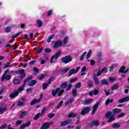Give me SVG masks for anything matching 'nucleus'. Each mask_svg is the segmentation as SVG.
<instances>
[{"label": "nucleus", "instance_id": "nucleus-1", "mask_svg": "<svg viewBox=\"0 0 129 129\" xmlns=\"http://www.w3.org/2000/svg\"><path fill=\"white\" fill-rule=\"evenodd\" d=\"M32 78L33 77H29V78H28L27 79L24 80V84H23L21 87L19 88L17 91H16L18 93V94H20V92H22V91L24 90V88L26 86V82H28V81H30V80H32Z\"/></svg>", "mask_w": 129, "mask_h": 129}, {"label": "nucleus", "instance_id": "nucleus-2", "mask_svg": "<svg viewBox=\"0 0 129 129\" xmlns=\"http://www.w3.org/2000/svg\"><path fill=\"white\" fill-rule=\"evenodd\" d=\"M58 92V96H61V95H62V94H63V93L64 92V90H61L60 91V88H57L55 90H53L52 91L53 96L55 97L56 94H57Z\"/></svg>", "mask_w": 129, "mask_h": 129}, {"label": "nucleus", "instance_id": "nucleus-3", "mask_svg": "<svg viewBox=\"0 0 129 129\" xmlns=\"http://www.w3.org/2000/svg\"><path fill=\"white\" fill-rule=\"evenodd\" d=\"M12 78V76L4 74L1 77L2 81H8Z\"/></svg>", "mask_w": 129, "mask_h": 129}, {"label": "nucleus", "instance_id": "nucleus-4", "mask_svg": "<svg viewBox=\"0 0 129 129\" xmlns=\"http://www.w3.org/2000/svg\"><path fill=\"white\" fill-rule=\"evenodd\" d=\"M89 111H90V107L87 106L82 109L81 114H82V115H85V114L88 113Z\"/></svg>", "mask_w": 129, "mask_h": 129}, {"label": "nucleus", "instance_id": "nucleus-5", "mask_svg": "<svg viewBox=\"0 0 129 129\" xmlns=\"http://www.w3.org/2000/svg\"><path fill=\"white\" fill-rule=\"evenodd\" d=\"M62 44H63V42H62V41L60 40L56 41L54 43V44L53 45L54 49H57V48H59V47H62Z\"/></svg>", "mask_w": 129, "mask_h": 129}, {"label": "nucleus", "instance_id": "nucleus-6", "mask_svg": "<svg viewBox=\"0 0 129 129\" xmlns=\"http://www.w3.org/2000/svg\"><path fill=\"white\" fill-rule=\"evenodd\" d=\"M62 61L63 63L65 64H67V63H69V62H71L72 61V58L70 56H66L62 58Z\"/></svg>", "mask_w": 129, "mask_h": 129}, {"label": "nucleus", "instance_id": "nucleus-7", "mask_svg": "<svg viewBox=\"0 0 129 129\" xmlns=\"http://www.w3.org/2000/svg\"><path fill=\"white\" fill-rule=\"evenodd\" d=\"M61 55V52H57L53 56H52L50 59V63H53V59H57L59 56Z\"/></svg>", "mask_w": 129, "mask_h": 129}, {"label": "nucleus", "instance_id": "nucleus-8", "mask_svg": "<svg viewBox=\"0 0 129 129\" xmlns=\"http://www.w3.org/2000/svg\"><path fill=\"white\" fill-rule=\"evenodd\" d=\"M17 73L21 75V78H24V77L26 76V74H25V70H19L17 72Z\"/></svg>", "mask_w": 129, "mask_h": 129}, {"label": "nucleus", "instance_id": "nucleus-9", "mask_svg": "<svg viewBox=\"0 0 129 129\" xmlns=\"http://www.w3.org/2000/svg\"><path fill=\"white\" fill-rule=\"evenodd\" d=\"M51 123L45 122L41 126V129H48L50 127Z\"/></svg>", "mask_w": 129, "mask_h": 129}, {"label": "nucleus", "instance_id": "nucleus-10", "mask_svg": "<svg viewBox=\"0 0 129 129\" xmlns=\"http://www.w3.org/2000/svg\"><path fill=\"white\" fill-rule=\"evenodd\" d=\"M114 116V114L112 112H108L105 115V116L106 118H109L110 117H113Z\"/></svg>", "mask_w": 129, "mask_h": 129}, {"label": "nucleus", "instance_id": "nucleus-11", "mask_svg": "<svg viewBox=\"0 0 129 129\" xmlns=\"http://www.w3.org/2000/svg\"><path fill=\"white\" fill-rule=\"evenodd\" d=\"M71 121H72V120H67L66 121H62L60 125L61 126H64V125H67V124H70V123H71Z\"/></svg>", "mask_w": 129, "mask_h": 129}, {"label": "nucleus", "instance_id": "nucleus-12", "mask_svg": "<svg viewBox=\"0 0 129 129\" xmlns=\"http://www.w3.org/2000/svg\"><path fill=\"white\" fill-rule=\"evenodd\" d=\"M18 95H19V93L16 91L15 92H13L10 94V98H15V97H17V96H18Z\"/></svg>", "mask_w": 129, "mask_h": 129}, {"label": "nucleus", "instance_id": "nucleus-13", "mask_svg": "<svg viewBox=\"0 0 129 129\" xmlns=\"http://www.w3.org/2000/svg\"><path fill=\"white\" fill-rule=\"evenodd\" d=\"M103 72H105V73L107 72V69L106 68H103L101 71H99L97 73V76H100L101 75L102 73H103Z\"/></svg>", "mask_w": 129, "mask_h": 129}, {"label": "nucleus", "instance_id": "nucleus-14", "mask_svg": "<svg viewBox=\"0 0 129 129\" xmlns=\"http://www.w3.org/2000/svg\"><path fill=\"white\" fill-rule=\"evenodd\" d=\"M29 114V112L27 111H23L19 115L20 118H23L24 116H27Z\"/></svg>", "mask_w": 129, "mask_h": 129}, {"label": "nucleus", "instance_id": "nucleus-15", "mask_svg": "<svg viewBox=\"0 0 129 129\" xmlns=\"http://www.w3.org/2000/svg\"><path fill=\"white\" fill-rule=\"evenodd\" d=\"M92 101H93V99L91 98L88 100H86L83 103L84 104L88 105V104H90V103H91Z\"/></svg>", "mask_w": 129, "mask_h": 129}, {"label": "nucleus", "instance_id": "nucleus-16", "mask_svg": "<svg viewBox=\"0 0 129 129\" xmlns=\"http://www.w3.org/2000/svg\"><path fill=\"white\" fill-rule=\"evenodd\" d=\"M93 79L96 85L99 84V81H98V78L96 77V75H93Z\"/></svg>", "mask_w": 129, "mask_h": 129}, {"label": "nucleus", "instance_id": "nucleus-17", "mask_svg": "<svg viewBox=\"0 0 129 129\" xmlns=\"http://www.w3.org/2000/svg\"><path fill=\"white\" fill-rule=\"evenodd\" d=\"M99 103H97V104H95L93 107V109L92 111V114H94L95 113V111H96V110L97 109V108L98 107Z\"/></svg>", "mask_w": 129, "mask_h": 129}, {"label": "nucleus", "instance_id": "nucleus-18", "mask_svg": "<svg viewBox=\"0 0 129 129\" xmlns=\"http://www.w3.org/2000/svg\"><path fill=\"white\" fill-rule=\"evenodd\" d=\"M36 22H37V24L39 28L42 27V26L43 25V22H42V20H41L40 19H37L36 20Z\"/></svg>", "mask_w": 129, "mask_h": 129}, {"label": "nucleus", "instance_id": "nucleus-19", "mask_svg": "<svg viewBox=\"0 0 129 129\" xmlns=\"http://www.w3.org/2000/svg\"><path fill=\"white\" fill-rule=\"evenodd\" d=\"M37 82L35 80H32L28 83V85L30 86H34V85H36Z\"/></svg>", "mask_w": 129, "mask_h": 129}, {"label": "nucleus", "instance_id": "nucleus-20", "mask_svg": "<svg viewBox=\"0 0 129 129\" xmlns=\"http://www.w3.org/2000/svg\"><path fill=\"white\" fill-rule=\"evenodd\" d=\"M122 110L121 109L115 108L112 110V112L113 113H119V112H121Z\"/></svg>", "mask_w": 129, "mask_h": 129}, {"label": "nucleus", "instance_id": "nucleus-21", "mask_svg": "<svg viewBox=\"0 0 129 129\" xmlns=\"http://www.w3.org/2000/svg\"><path fill=\"white\" fill-rule=\"evenodd\" d=\"M40 101V99H34L32 100L30 103V105H34V104H36V103H39Z\"/></svg>", "mask_w": 129, "mask_h": 129}, {"label": "nucleus", "instance_id": "nucleus-22", "mask_svg": "<svg viewBox=\"0 0 129 129\" xmlns=\"http://www.w3.org/2000/svg\"><path fill=\"white\" fill-rule=\"evenodd\" d=\"M77 115V113H70L69 115H68V117L69 118H71V117L72 118L75 117Z\"/></svg>", "mask_w": 129, "mask_h": 129}, {"label": "nucleus", "instance_id": "nucleus-23", "mask_svg": "<svg viewBox=\"0 0 129 129\" xmlns=\"http://www.w3.org/2000/svg\"><path fill=\"white\" fill-rule=\"evenodd\" d=\"M7 110V106L4 107H0V114H3L4 111Z\"/></svg>", "mask_w": 129, "mask_h": 129}, {"label": "nucleus", "instance_id": "nucleus-24", "mask_svg": "<svg viewBox=\"0 0 129 129\" xmlns=\"http://www.w3.org/2000/svg\"><path fill=\"white\" fill-rule=\"evenodd\" d=\"M47 110H48V108H47V107H44L42 108L41 112L40 113V114H41V116L44 115V113H45V112L47 111Z\"/></svg>", "mask_w": 129, "mask_h": 129}, {"label": "nucleus", "instance_id": "nucleus-25", "mask_svg": "<svg viewBox=\"0 0 129 129\" xmlns=\"http://www.w3.org/2000/svg\"><path fill=\"white\" fill-rule=\"evenodd\" d=\"M74 73H75V69H72L69 71L68 76H71V75L74 74Z\"/></svg>", "mask_w": 129, "mask_h": 129}, {"label": "nucleus", "instance_id": "nucleus-26", "mask_svg": "<svg viewBox=\"0 0 129 129\" xmlns=\"http://www.w3.org/2000/svg\"><path fill=\"white\" fill-rule=\"evenodd\" d=\"M6 89H7V88H6V86H3L0 89V95L1 94H3V93H4V92H5V90H6Z\"/></svg>", "mask_w": 129, "mask_h": 129}, {"label": "nucleus", "instance_id": "nucleus-27", "mask_svg": "<svg viewBox=\"0 0 129 129\" xmlns=\"http://www.w3.org/2000/svg\"><path fill=\"white\" fill-rule=\"evenodd\" d=\"M51 83V81H49L47 84L44 83L42 85L43 90H45L49 86V84Z\"/></svg>", "mask_w": 129, "mask_h": 129}, {"label": "nucleus", "instance_id": "nucleus-28", "mask_svg": "<svg viewBox=\"0 0 129 129\" xmlns=\"http://www.w3.org/2000/svg\"><path fill=\"white\" fill-rule=\"evenodd\" d=\"M120 127V124L118 123H115L112 125L113 128H118Z\"/></svg>", "mask_w": 129, "mask_h": 129}, {"label": "nucleus", "instance_id": "nucleus-29", "mask_svg": "<svg viewBox=\"0 0 129 129\" xmlns=\"http://www.w3.org/2000/svg\"><path fill=\"white\" fill-rule=\"evenodd\" d=\"M54 37H55V35L54 34H52V35H50L49 37H48V38L47 40V43H50L51 39H53V38H54Z\"/></svg>", "mask_w": 129, "mask_h": 129}, {"label": "nucleus", "instance_id": "nucleus-30", "mask_svg": "<svg viewBox=\"0 0 129 129\" xmlns=\"http://www.w3.org/2000/svg\"><path fill=\"white\" fill-rule=\"evenodd\" d=\"M87 87L89 88H90L91 87H93V85H92V82L89 81L87 83Z\"/></svg>", "mask_w": 129, "mask_h": 129}, {"label": "nucleus", "instance_id": "nucleus-31", "mask_svg": "<svg viewBox=\"0 0 129 129\" xmlns=\"http://www.w3.org/2000/svg\"><path fill=\"white\" fill-rule=\"evenodd\" d=\"M73 101H74V99L71 98L68 102L66 103V104H67V105H70V104H72Z\"/></svg>", "mask_w": 129, "mask_h": 129}, {"label": "nucleus", "instance_id": "nucleus-32", "mask_svg": "<svg viewBox=\"0 0 129 129\" xmlns=\"http://www.w3.org/2000/svg\"><path fill=\"white\" fill-rule=\"evenodd\" d=\"M25 104V103L23 101H19L17 103V106H23Z\"/></svg>", "mask_w": 129, "mask_h": 129}, {"label": "nucleus", "instance_id": "nucleus-33", "mask_svg": "<svg viewBox=\"0 0 129 129\" xmlns=\"http://www.w3.org/2000/svg\"><path fill=\"white\" fill-rule=\"evenodd\" d=\"M101 84H103L104 85H107L108 84V82L106 80H102L101 81Z\"/></svg>", "mask_w": 129, "mask_h": 129}, {"label": "nucleus", "instance_id": "nucleus-34", "mask_svg": "<svg viewBox=\"0 0 129 129\" xmlns=\"http://www.w3.org/2000/svg\"><path fill=\"white\" fill-rule=\"evenodd\" d=\"M98 123H99L98 121L94 120L92 122L91 124H92V125H95V126H96V125H97L98 124Z\"/></svg>", "mask_w": 129, "mask_h": 129}, {"label": "nucleus", "instance_id": "nucleus-35", "mask_svg": "<svg viewBox=\"0 0 129 129\" xmlns=\"http://www.w3.org/2000/svg\"><path fill=\"white\" fill-rule=\"evenodd\" d=\"M14 84H16V85L20 84V83H21V81H20V80L18 79H16L14 81Z\"/></svg>", "mask_w": 129, "mask_h": 129}, {"label": "nucleus", "instance_id": "nucleus-36", "mask_svg": "<svg viewBox=\"0 0 129 129\" xmlns=\"http://www.w3.org/2000/svg\"><path fill=\"white\" fill-rule=\"evenodd\" d=\"M86 54V51H85V52H84L82 54V55H81V57H80V60H81V61H83V60L84 59V57H85V55Z\"/></svg>", "mask_w": 129, "mask_h": 129}, {"label": "nucleus", "instance_id": "nucleus-37", "mask_svg": "<svg viewBox=\"0 0 129 129\" xmlns=\"http://www.w3.org/2000/svg\"><path fill=\"white\" fill-rule=\"evenodd\" d=\"M91 53H92V50H90L89 51L88 54H87L86 59H89V58L90 57V56L91 55Z\"/></svg>", "mask_w": 129, "mask_h": 129}, {"label": "nucleus", "instance_id": "nucleus-38", "mask_svg": "<svg viewBox=\"0 0 129 129\" xmlns=\"http://www.w3.org/2000/svg\"><path fill=\"white\" fill-rule=\"evenodd\" d=\"M112 101H113V99H111L110 100V99H108L106 101V103L105 104L106 105H108V103H109V102H112Z\"/></svg>", "mask_w": 129, "mask_h": 129}, {"label": "nucleus", "instance_id": "nucleus-39", "mask_svg": "<svg viewBox=\"0 0 129 129\" xmlns=\"http://www.w3.org/2000/svg\"><path fill=\"white\" fill-rule=\"evenodd\" d=\"M72 93H73V96L76 97V94L77 93V90L75 89H73L72 91Z\"/></svg>", "mask_w": 129, "mask_h": 129}, {"label": "nucleus", "instance_id": "nucleus-40", "mask_svg": "<svg viewBox=\"0 0 129 129\" xmlns=\"http://www.w3.org/2000/svg\"><path fill=\"white\" fill-rule=\"evenodd\" d=\"M67 84L66 83H63L60 85L61 88H65L67 87Z\"/></svg>", "mask_w": 129, "mask_h": 129}, {"label": "nucleus", "instance_id": "nucleus-41", "mask_svg": "<svg viewBox=\"0 0 129 129\" xmlns=\"http://www.w3.org/2000/svg\"><path fill=\"white\" fill-rule=\"evenodd\" d=\"M21 34H22V33L20 32V33H17V34L13 35L12 38L15 39V38H17V37H19L20 36V35H21Z\"/></svg>", "mask_w": 129, "mask_h": 129}, {"label": "nucleus", "instance_id": "nucleus-42", "mask_svg": "<svg viewBox=\"0 0 129 129\" xmlns=\"http://www.w3.org/2000/svg\"><path fill=\"white\" fill-rule=\"evenodd\" d=\"M116 65L115 64H113L112 65L110 68H109V71H112L113 70V69H114V68H115L116 67Z\"/></svg>", "mask_w": 129, "mask_h": 129}, {"label": "nucleus", "instance_id": "nucleus-43", "mask_svg": "<svg viewBox=\"0 0 129 129\" xmlns=\"http://www.w3.org/2000/svg\"><path fill=\"white\" fill-rule=\"evenodd\" d=\"M40 115L42 116L41 114V113H38L35 116H34V119L35 120H37V119H38V118H39V117H40Z\"/></svg>", "mask_w": 129, "mask_h": 129}, {"label": "nucleus", "instance_id": "nucleus-44", "mask_svg": "<svg viewBox=\"0 0 129 129\" xmlns=\"http://www.w3.org/2000/svg\"><path fill=\"white\" fill-rule=\"evenodd\" d=\"M62 104H63V101H61L59 103L58 105L56 107V108H57V109H58V108H60V107H61V106H62Z\"/></svg>", "mask_w": 129, "mask_h": 129}, {"label": "nucleus", "instance_id": "nucleus-45", "mask_svg": "<svg viewBox=\"0 0 129 129\" xmlns=\"http://www.w3.org/2000/svg\"><path fill=\"white\" fill-rule=\"evenodd\" d=\"M125 69V67H122L119 70V72H121V73H124V70Z\"/></svg>", "mask_w": 129, "mask_h": 129}, {"label": "nucleus", "instance_id": "nucleus-46", "mask_svg": "<svg viewBox=\"0 0 129 129\" xmlns=\"http://www.w3.org/2000/svg\"><path fill=\"white\" fill-rule=\"evenodd\" d=\"M68 39H69V37H66L64 39H63V43L64 44H67L68 43Z\"/></svg>", "mask_w": 129, "mask_h": 129}, {"label": "nucleus", "instance_id": "nucleus-47", "mask_svg": "<svg viewBox=\"0 0 129 129\" xmlns=\"http://www.w3.org/2000/svg\"><path fill=\"white\" fill-rule=\"evenodd\" d=\"M114 119H115V118H113V117H110V118H109V119L108 120V122H111L113 121Z\"/></svg>", "mask_w": 129, "mask_h": 129}, {"label": "nucleus", "instance_id": "nucleus-48", "mask_svg": "<svg viewBox=\"0 0 129 129\" xmlns=\"http://www.w3.org/2000/svg\"><path fill=\"white\" fill-rule=\"evenodd\" d=\"M81 87V83L79 82L75 86V88H80Z\"/></svg>", "mask_w": 129, "mask_h": 129}, {"label": "nucleus", "instance_id": "nucleus-49", "mask_svg": "<svg viewBox=\"0 0 129 129\" xmlns=\"http://www.w3.org/2000/svg\"><path fill=\"white\" fill-rule=\"evenodd\" d=\"M5 32L6 33H10V32H11V27H6L5 29Z\"/></svg>", "mask_w": 129, "mask_h": 129}, {"label": "nucleus", "instance_id": "nucleus-50", "mask_svg": "<svg viewBox=\"0 0 129 129\" xmlns=\"http://www.w3.org/2000/svg\"><path fill=\"white\" fill-rule=\"evenodd\" d=\"M117 87H118V85H114L111 87V89H112L113 90H114L115 89H117Z\"/></svg>", "mask_w": 129, "mask_h": 129}, {"label": "nucleus", "instance_id": "nucleus-51", "mask_svg": "<svg viewBox=\"0 0 129 129\" xmlns=\"http://www.w3.org/2000/svg\"><path fill=\"white\" fill-rule=\"evenodd\" d=\"M48 117H49V118H52V117H54V116H55V114L54 113L48 114Z\"/></svg>", "mask_w": 129, "mask_h": 129}, {"label": "nucleus", "instance_id": "nucleus-52", "mask_svg": "<svg viewBox=\"0 0 129 129\" xmlns=\"http://www.w3.org/2000/svg\"><path fill=\"white\" fill-rule=\"evenodd\" d=\"M124 115H125L124 113H121L118 115V118H119V117H123V116H124Z\"/></svg>", "mask_w": 129, "mask_h": 129}, {"label": "nucleus", "instance_id": "nucleus-53", "mask_svg": "<svg viewBox=\"0 0 129 129\" xmlns=\"http://www.w3.org/2000/svg\"><path fill=\"white\" fill-rule=\"evenodd\" d=\"M98 92H99V91L98 90H96V89H95L94 91H93V93L95 95H97V94H98Z\"/></svg>", "mask_w": 129, "mask_h": 129}, {"label": "nucleus", "instance_id": "nucleus-54", "mask_svg": "<svg viewBox=\"0 0 129 129\" xmlns=\"http://www.w3.org/2000/svg\"><path fill=\"white\" fill-rule=\"evenodd\" d=\"M45 78V75H40L39 79V80H42V79H44V78Z\"/></svg>", "mask_w": 129, "mask_h": 129}, {"label": "nucleus", "instance_id": "nucleus-55", "mask_svg": "<svg viewBox=\"0 0 129 129\" xmlns=\"http://www.w3.org/2000/svg\"><path fill=\"white\" fill-rule=\"evenodd\" d=\"M46 53H51L52 52V50H51V49L50 48H46L45 49Z\"/></svg>", "mask_w": 129, "mask_h": 129}, {"label": "nucleus", "instance_id": "nucleus-56", "mask_svg": "<svg viewBox=\"0 0 129 129\" xmlns=\"http://www.w3.org/2000/svg\"><path fill=\"white\" fill-rule=\"evenodd\" d=\"M77 80V78H76L75 79H72L70 80L71 83H73V82H75L76 80Z\"/></svg>", "mask_w": 129, "mask_h": 129}, {"label": "nucleus", "instance_id": "nucleus-57", "mask_svg": "<svg viewBox=\"0 0 129 129\" xmlns=\"http://www.w3.org/2000/svg\"><path fill=\"white\" fill-rule=\"evenodd\" d=\"M30 124H31V122L30 121H29V122H27V123H26L25 124H24V125L25 126V127H28Z\"/></svg>", "mask_w": 129, "mask_h": 129}, {"label": "nucleus", "instance_id": "nucleus-58", "mask_svg": "<svg viewBox=\"0 0 129 129\" xmlns=\"http://www.w3.org/2000/svg\"><path fill=\"white\" fill-rule=\"evenodd\" d=\"M36 62V60H32L29 62V64H30V65H34V64H35Z\"/></svg>", "mask_w": 129, "mask_h": 129}, {"label": "nucleus", "instance_id": "nucleus-59", "mask_svg": "<svg viewBox=\"0 0 129 129\" xmlns=\"http://www.w3.org/2000/svg\"><path fill=\"white\" fill-rule=\"evenodd\" d=\"M124 101H129V97L126 96L124 98Z\"/></svg>", "mask_w": 129, "mask_h": 129}, {"label": "nucleus", "instance_id": "nucleus-60", "mask_svg": "<svg viewBox=\"0 0 129 129\" xmlns=\"http://www.w3.org/2000/svg\"><path fill=\"white\" fill-rule=\"evenodd\" d=\"M6 126H7V124H4L2 125V126H0V129H4Z\"/></svg>", "mask_w": 129, "mask_h": 129}, {"label": "nucleus", "instance_id": "nucleus-61", "mask_svg": "<svg viewBox=\"0 0 129 129\" xmlns=\"http://www.w3.org/2000/svg\"><path fill=\"white\" fill-rule=\"evenodd\" d=\"M25 127H26V126H25V124H23L20 126V127L19 128V129H24L25 128Z\"/></svg>", "mask_w": 129, "mask_h": 129}, {"label": "nucleus", "instance_id": "nucleus-62", "mask_svg": "<svg viewBox=\"0 0 129 129\" xmlns=\"http://www.w3.org/2000/svg\"><path fill=\"white\" fill-rule=\"evenodd\" d=\"M109 81H111V82H113V81H114V79L113 77H110Z\"/></svg>", "mask_w": 129, "mask_h": 129}, {"label": "nucleus", "instance_id": "nucleus-63", "mask_svg": "<svg viewBox=\"0 0 129 129\" xmlns=\"http://www.w3.org/2000/svg\"><path fill=\"white\" fill-rule=\"evenodd\" d=\"M101 55L102 54L101 52H98L97 54L98 58H100L101 57Z\"/></svg>", "mask_w": 129, "mask_h": 129}, {"label": "nucleus", "instance_id": "nucleus-64", "mask_svg": "<svg viewBox=\"0 0 129 129\" xmlns=\"http://www.w3.org/2000/svg\"><path fill=\"white\" fill-rule=\"evenodd\" d=\"M23 121L22 120H18L16 122V124H21Z\"/></svg>", "mask_w": 129, "mask_h": 129}]
</instances>
